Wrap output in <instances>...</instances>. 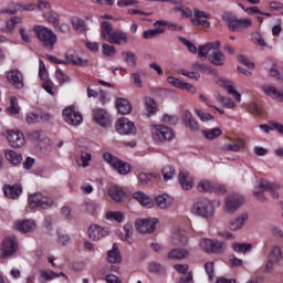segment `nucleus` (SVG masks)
Segmentation results:
<instances>
[{
  "instance_id": "21",
  "label": "nucleus",
  "mask_w": 283,
  "mask_h": 283,
  "mask_svg": "<svg viewBox=\"0 0 283 283\" xmlns=\"http://www.w3.org/2000/svg\"><path fill=\"white\" fill-rule=\"evenodd\" d=\"M14 228L21 233H32L36 229V223H34V220H22L17 221Z\"/></svg>"
},
{
  "instance_id": "38",
  "label": "nucleus",
  "mask_w": 283,
  "mask_h": 283,
  "mask_svg": "<svg viewBox=\"0 0 283 283\" xmlns=\"http://www.w3.org/2000/svg\"><path fill=\"white\" fill-rule=\"evenodd\" d=\"M122 56L128 67H136V53L132 51H124L122 52Z\"/></svg>"
},
{
  "instance_id": "14",
  "label": "nucleus",
  "mask_w": 283,
  "mask_h": 283,
  "mask_svg": "<svg viewBox=\"0 0 283 283\" xmlns=\"http://www.w3.org/2000/svg\"><path fill=\"white\" fill-rule=\"evenodd\" d=\"M88 238L93 241H98L101 238L109 235V229L101 226L93 224L88 228Z\"/></svg>"
},
{
  "instance_id": "28",
  "label": "nucleus",
  "mask_w": 283,
  "mask_h": 283,
  "mask_svg": "<svg viewBox=\"0 0 283 283\" xmlns=\"http://www.w3.org/2000/svg\"><path fill=\"white\" fill-rule=\"evenodd\" d=\"M220 84L222 85V87H224V90H227L228 94H231L233 98H235L238 103H240L242 95H240V93L234 90L232 82H230L229 80H220Z\"/></svg>"
},
{
  "instance_id": "55",
  "label": "nucleus",
  "mask_w": 283,
  "mask_h": 283,
  "mask_svg": "<svg viewBox=\"0 0 283 283\" xmlns=\"http://www.w3.org/2000/svg\"><path fill=\"white\" fill-rule=\"evenodd\" d=\"M38 9L48 14V12H50L52 9V4H50V2L46 0H38Z\"/></svg>"
},
{
  "instance_id": "1",
  "label": "nucleus",
  "mask_w": 283,
  "mask_h": 283,
  "mask_svg": "<svg viewBox=\"0 0 283 283\" xmlns=\"http://www.w3.org/2000/svg\"><path fill=\"white\" fill-rule=\"evenodd\" d=\"M33 32L40 43H42L43 48L46 50H54V45H56L59 36L52 29L38 24L33 27Z\"/></svg>"
},
{
  "instance_id": "44",
  "label": "nucleus",
  "mask_w": 283,
  "mask_h": 283,
  "mask_svg": "<svg viewBox=\"0 0 283 283\" xmlns=\"http://www.w3.org/2000/svg\"><path fill=\"white\" fill-rule=\"evenodd\" d=\"M112 34H114V28L112 27V23L107 21L102 22V36L108 40Z\"/></svg>"
},
{
  "instance_id": "24",
  "label": "nucleus",
  "mask_w": 283,
  "mask_h": 283,
  "mask_svg": "<svg viewBox=\"0 0 283 283\" xmlns=\"http://www.w3.org/2000/svg\"><path fill=\"white\" fill-rule=\"evenodd\" d=\"M115 107L119 114H132V103H129L127 98H117Z\"/></svg>"
},
{
  "instance_id": "6",
  "label": "nucleus",
  "mask_w": 283,
  "mask_h": 283,
  "mask_svg": "<svg viewBox=\"0 0 283 283\" xmlns=\"http://www.w3.org/2000/svg\"><path fill=\"white\" fill-rule=\"evenodd\" d=\"M62 118L64 123L67 125H72L73 127H78L83 123V115L78 113V111L74 109V107L69 106L62 111Z\"/></svg>"
},
{
  "instance_id": "20",
  "label": "nucleus",
  "mask_w": 283,
  "mask_h": 283,
  "mask_svg": "<svg viewBox=\"0 0 283 283\" xmlns=\"http://www.w3.org/2000/svg\"><path fill=\"white\" fill-rule=\"evenodd\" d=\"M249 220V213L242 212L239 217L232 219L228 227L230 231H240L244 224H247V221Z\"/></svg>"
},
{
  "instance_id": "50",
  "label": "nucleus",
  "mask_w": 283,
  "mask_h": 283,
  "mask_svg": "<svg viewBox=\"0 0 283 283\" xmlns=\"http://www.w3.org/2000/svg\"><path fill=\"white\" fill-rule=\"evenodd\" d=\"M21 23V18L20 17H12L9 21L6 23V28L9 32H14L17 25Z\"/></svg>"
},
{
  "instance_id": "27",
  "label": "nucleus",
  "mask_w": 283,
  "mask_h": 283,
  "mask_svg": "<svg viewBox=\"0 0 283 283\" xmlns=\"http://www.w3.org/2000/svg\"><path fill=\"white\" fill-rule=\"evenodd\" d=\"M4 156H6V159L14 167L23 163V156L12 149L4 150Z\"/></svg>"
},
{
  "instance_id": "57",
  "label": "nucleus",
  "mask_w": 283,
  "mask_h": 283,
  "mask_svg": "<svg viewBox=\"0 0 283 283\" xmlns=\"http://www.w3.org/2000/svg\"><path fill=\"white\" fill-rule=\"evenodd\" d=\"M200 247L206 253H211L212 247H213V240L211 239H203L200 242Z\"/></svg>"
},
{
  "instance_id": "30",
  "label": "nucleus",
  "mask_w": 283,
  "mask_h": 283,
  "mask_svg": "<svg viewBox=\"0 0 283 283\" xmlns=\"http://www.w3.org/2000/svg\"><path fill=\"white\" fill-rule=\"evenodd\" d=\"M221 149L222 151H242L244 149V140L235 139L233 144H226Z\"/></svg>"
},
{
  "instance_id": "51",
  "label": "nucleus",
  "mask_w": 283,
  "mask_h": 283,
  "mask_svg": "<svg viewBox=\"0 0 283 283\" xmlns=\"http://www.w3.org/2000/svg\"><path fill=\"white\" fill-rule=\"evenodd\" d=\"M192 70H198L199 72H209V74H216V71L211 67L207 66L206 64H202L200 62H195L191 64Z\"/></svg>"
},
{
  "instance_id": "19",
  "label": "nucleus",
  "mask_w": 283,
  "mask_h": 283,
  "mask_svg": "<svg viewBox=\"0 0 283 283\" xmlns=\"http://www.w3.org/2000/svg\"><path fill=\"white\" fill-rule=\"evenodd\" d=\"M211 207V203L207 199H202L198 201L193 209L197 216H200L201 218H209L211 210L209 209Z\"/></svg>"
},
{
  "instance_id": "9",
  "label": "nucleus",
  "mask_w": 283,
  "mask_h": 283,
  "mask_svg": "<svg viewBox=\"0 0 283 283\" xmlns=\"http://www.w3.org/2000/svg\"><path fill=\"white\" fill-rule=\"evenodd\" d=\"M7 140L10 147L13 149H19L25 145V135L20 130H8Z\"/></svg>"
},
{
  "instance_id": "52",
  "label": "nucleus",
  "mask_w": 283,
  "mask_h": 283,
  "mask_svg": "<svg viewBox=\"0 0 283 283\" xmlns=\"http://www.w3.org/2000/svg\"><path fill=\"white\" fill-rule=\"evenodd\" d=\"M224 249H227V245L224 244V242L212 241V250L210 253H216V254L224 253Z\"/></svg>"
},
{
  "instance_id": "11",
  "label": "nucleus",
  "mask_w": 283,
  "mask_h": 283,
  "mask_svg": "<svg viewBox=\"0 0 283 283\" xmlns=\"http://www.w3.org/2000/svg\"><path fill=\"white\" fill-rule=\"evenodd\" d=\"M116 132L124 136L136 134V126L129 118L123 117L116 122Z\"/></svg>"
},
{
  "instance_id": "25",
  "label": "nucleus",
  "mask_w": 283,
  "mask_h": 283,
  "mask_svg": "<svg viewBox=\"0 0 283 283\" xmlns=\"http://www.w3.org/2000/svg\"><path fill=\"white\" fill-rule=\"evenodd\" d=\"M107 262L109 264H120L123 262V255H120V250L116 243L113 245V249L107 252Z\"/></svg>"
},
{
  "instance_id": "23",
  "label": "nucleus",
  "mask_w": 283,
  "mask_h": 283,
  "mask_svg": "<svg viewBox=\"0 0 283 283\" xmlns=\"http://www.w3.org/2000/svg\"><path fill=\"white\" fill-rule=\"evenodd\" d=\"M133 198L137 200L138 203L142 205V207H148L151 209L154 207V199L149 197V195H146L143 191H137L133 195Z\"/></svg>"
},
{
  "instance_id": "7",
  "label": "nucleus",
  "mask_w": 283,
  "mask_h": 283,
  "mask_svg": "<svg viewBox=\"0 0 283 283\" xmlns=\"http://www.w3.org/2000/svg\"><path fill=\"white\" fill-rule=\"evenodd\" d=\"M198 191L201 193H227V187L220 184H213L207 179H202L199 181L197 186Z\"/></svg>"
},
{
  "instance_id": "37",
  "label": "nucleus",
  "mask_w": 283,
  "mask_h": 283,
  "mask_svg": "<svg viewBox=\"0 0 283 283\" xmlns=\"http://www.w3.org/2000/svg\"><path fill=\"white\" fill-rule=\"evenodd\" d=\"M258 189H262V191H277V189H280V184L259 180Z\"/></svg>"
},
{
  "instance_id": "26",
  "label": "nucleus",
  "mask_w": 283,
  "mask_h": 283,
  "mask_svg": "<svg viewBox=\"0 0 283 283\" xmlns=\"http://www.w3.org/2000/svg\"><path fill=\"white\" fill-rule=\"evenodd\" d=\"M155 200L159 209H171L174 205V198L169 195H159Z\"/></svg>"
},
{
  "instance_id": "45",
  "label": "nucleus",
  "mask_w": 283,
  "mask_h": 283,
  "mask_svg": "<svg viewBox=\"0 0 283 283\" xmlns=\"http://www.w3.org/2000/svg\"><path fill=\"white\" fill-rule=\"evenodd\" d=\"M253 249L251 243H234L233 250L235 253H247Z\"/></svg>"
},
{
  "instance_id": "13",
  "label": "nucleus",
  "mask_w": 283,
  "mask_h": 283,
  "mask_svg": "<svg viewBox=\"0 0 283 283\" xmlns=\"http://www.w3.org/2000/svg\"><path fill=\"white\" fill-rule=\"evenodd\" d=\"M7 78L15 90H23L24 82H23V73L21 71L13 69L7 74Z\"/></svg>"
},
{
  "instance_id": "17",
  "label": "nucleus",
  "mask_w": 283,
  "mask_h": 283,
  "mask_svg": "<svg viewBox=\"0 0 283 283\" xmlns=\"http://www.w3.org/2000/svg\"><path fill=\"white\" fill-rule=\"evenodd\" d=\"M3 193L9 200H19V196L23 193V187L19 184H14L13 186L6 185L3 187Z\"/></svg>"
},
{
  "instance_id": "42",
  "label": "nucleus",
  "mask_w": 283,
  "mask_h": 283,
  "mask_svg": "<svg viewBox=\"0 0 283 283\" xmlns=\"http://www.w3.org/2000/svg\"><path fill=\"white\" fill-rule=\"evenodd\" d=\"M71 23L73 25V30L76 32H85V21L78 17H73L71 19Z\"/></svg>"
},
{
  "instance_id": "8",
  "label": "nucleus",
  "mask_w": 283,
  "mask_h": 283,
  "mask_svg": "<svg viewBox=\"0 0 283 283\" xmlns=\"http://www.w3.org/2000/svg\"><path fill=\"white\" fill-rule=\"evenodd\" d=\"M244 205V198L240 195H230L226 198L224 211L226 213H235L240 207Z\"/></svg>"
},
{
  "instance_id": "22",
  "label": "nucleus",
  "mask_w": 283,
  "mask_h": 283,
  "mask_svg": "<svg viewBox=\"0 0 283 283\" xmlns=\"http://www.w3.org/2000/svg\"><path fill=\"white\" fill-rule=\"evenodd\" d=\"M182 120L186 127H189L190 132H200V124L193 118V115L189 111L184 112Z\"/></svg>"
},
{
  "instance_id": "40",
  "label": "nucleus",
  "mask_w": 283,
  "mask_h": 283,
  "mask_svg": "<svg viewBox=\"0 0 283 283\" xmlns=\"http://www.w3.org/2000/svg\"><path fill=\"white\" fill-rule=\"evenodd\" d=\"M282 249H280V247H274L272 248L270 255H269V260H272V262H275L276 264H279V262H282Z\"/></svg>"
},
{
  "instance_id": "59",
  "label": "nucleus",
  "mask_w": 283,
  "mask_h": 283,
  "mask_svg": "<svg viewBox=\"0 0 283 283\" xmlns=\"http://www.w3.org/2000/svg\"><path fill=\"white\" fill-rule=\"evenodd\" d=\"M82 167L86 169V167H90V163L92 161V155L90 153H82L81 158Z\"/></svg>"
},
{
  "instance_id": "31",
  "label": "nucleus",
  "mask_w": 283,
  "mask_h": 283,
  "mask_svg": "<svg viewBox=\"0 0 283 283\" xmlns=\"http://www.w3.org/2000/svg\"><path fill=\"white\" fill-rule=\"evenodd\" d=\"M65 59L67 63H71L72 65H77L78 67H85L87 65V61L81 59L76 53H67L65 55Z\"/></svg>"
},
{
  "instance_id": "33",
  "label": "nucleus",
  "mask_w": 283,
  "mask_h": 283,
  "mask_svg": "<svg viewBox=\"0 0 283 283\" xmlns=\"http://www.w3.org/2000/svg\"><path fill=\"white\" fill-rule=\"evenodd\" d=\"M262 90L268 96H271L272 98H276L282 103L283 93L280 92L275 86L265 85L262 87Z\"/></svg>"
},
{
  "instance_id": "2",
  "label": "nucleus",
  "mask_w": 283,
  "mask_h": 283,
  "mask_svg": "<svg viewBox=\"0 0 283 283\" xmlns=\"http://www.w3.org/2000/svg\"><path fill=\"white\" fill-rule=\"evenodd\" d=\"M30 209H52L54 200L43 192H34L28 198Z\"/></svg>"
},
{
  "instance_id": "61",
  "label": "nucleus",
  "mask_w": 283,
  "mask_h": 283,
  "mask_svg": "<svg viewBox=\"0 0 283 283\" xmlns=\"http://www.w3.org/2000/svg\"><path fill=\"white\" fill-rule=\"evenodd\" d=\"M25 122L29 125H32L34 123H41V119H40L39 115H36L35 113H28L25 116Z\"/></svg>"
},
{
  "instance_id": "43",
  "label": "nucleus",
  "mask_w": 283,
  "mask_h": 283,
  "mask_svg": "<svg viewBox=\"0 0 283 283\" xmlns=\"http://www.w3.org/2000/svg\"><path fill=\"white\" fill-rule=\"evenodd\" d=\"M106 220H114L115 222H123L125 220V213L120 211L106 212Z\"/></svg>"
},
{
  "instance_id": "62",
  "label": "nucleus",
  "mask_w": 283,
  "mask_h": 283,
  "mask_svg": "<svg viewBox=\"0 0 283 283\" xmlns=\"http://www.w3.org/2000/svg\"><path fill=\"white\" fill-rule=\"evenodd\" d=\"M39 76L42 81H48V69H45V64L43 63V61H40Z\"/></svg>"
},
{
  "instance_id": "32",
  "label": "nucleus",
  "mask_w": 283,
  "mask_h": 283,
  "mask_svg": "<svg viewBox=\"0 0 283 283\" xmlns=\"http://www.w3.org/2000/svg\"><path fill=\"white\" fill-rule=\"evenodd\" d=\"M108 195L113 200H115V202H122L125 196V191H123L122 188L118 186H112L108 189Z\"/></svg>"
},
{
  "instance_id": "47",
  "label": "nucleus",
  "mask_w": 283,
  "mask_h": 283,
  "mask_svg": "<svg viewBox=\"0 0 283 283\" xmlns=\"http://www.w3.org/2000/svg\"><path fill=\"white\" fill-rule=\"evenodd\" d=\"M44 19H46L49 23H52L54 28H59V23H60L59 13L54 11H49L48 13L44 14Z\"/></svg>"
},
{
  "instance_id": "36",
  "label": "nucleus",
  "mask_w": 283,
  "mask_h": 283,
  "mask_svg": "<svg viewBox=\"0 0 283 283\" xmlns=\"http://www.w3.org/2000/svg\"><path fill=\"white\" fill-rule=\"evenodd\" d=\"M179 184L185 191H189L193 187V181L185 172L179 174Z\"/></svg>"
},
{
  "instance_id": "63",
  "label": "nucleus",
  "mask_w": 283,
  "mask_h": 283,
  "mask_svg": "<svg viewBox=\"0 0 283 283\" xmlns=\"http://www.w3.org/2000/svg\"><path fill=\"white\" fill-rule=\"evenodd\" d=\"M161 122L166 123L167 125H176L178 123V117L166 114L161 117Z\"/></svg>"
},
{
  "instance_id": "18",
  "label": "nucleus",
  "mask_w": 283,
  "mask_h": 283,
  "mask_svg": "<svg viewBox=\"0 0 283 283\" xmlns=\"http://www.w3.org/2000/svg\"><path fill=\"white\" fill-rule=\"evenodd\" d=\"M213 50H220V41L210 42L199 46L198 59H201V61H206L207 56H209V52H213Z\"/></svg>"
},
{
  "instance_id": "58",
  "label": "nucleus",
  "mask_w": 283,
  "mask_h": 283,
  "mask_svg": "<svg viewBox=\"0 0 283 283\" xmlns=\"http://www.w3.org/2000/svg\"><path fill=\"white\" fill-rule=\"evenodd\" d=\"M195 113L197 114V116L200 118V120H202V123H207V120H213V117L211 114L209 113H205L199 108L195 109Z\"/></svg>"
},
{
  "instance_id": "12",
  "label": "nucleus",
  "mask_w": 283,
  "mask_h": 283,
  "mask_svg": "<svg viewBox=\"0 0 283 283\" xmlns=\"http://www.w3.org/2000/svg\"><path fill=\"white\" fill-rule=\"evenodd\" d=\"M93 118L95 123L99 125V127H109V125H112V116H109V113H107L105 109H93Z\"/></svg>"
},
{
  "instance_id": "15",
  "label": "nucleus",
  "mask_w": 283,
  "mask_h": 283,
  "mask_svg": "<svg viewBox=\"0 0 283 283\" xmlns=\"http://www.w3.org/2000/svg\"><path fill=\"white\" fill-rule=\"evenodd\" d=\"M108 43L112 45H123L129 43V35L125 31L122 30H115L108 36Z\"/></svg>"
},
{
  "instance_id": "41",
  "label": "nucleus",
  "mask_w": 283,
  "mask_h": 283,
  "mask_svg": "<svg viewBox=\"0 0 283 283\" xmlns=\"http://www.w3.org/2000/svg\"><path fill=\"white\" fill-rule=\"evenodd\" d=\"M202 134L207 140H213V138H220V135L222 134V129L220 128H212V129H206L202 130Z\"/></svg>"
},
{
  "instance_id": "60",
  "label": "nucleus",
  "mask_w": 283,
  "mask_h": 283,
  "mask_svg": "<svg viewBox=\"0 0 283 283\" xmlns=\"http://www.w3.org/2000/svg\"><path fill=\"white\" fill-rule=\"evenodd\" d=\"M19 34L24 43H32V36H30V33L23 27L19 28Z\"/></svg>"
},
{
  "instance_id": "16",
  "label": "nucleus",
  "mask_w": 283,
  "mask_h": 283,
  "mask_svg": "<svg viewBox=\"0 0 283 283\" xmlns=\"http://www.w3.org/2000/svg\"><path fill=\"white\" fill-rule=\"evenodd\" d=\"M193 25H202V28H210L211 23H209V15L205 11H200L199 9L193 10V19L191 20Z\"/></svg>"
},
{
  "instance_id": "56",
  "label": "nucleus",
  "mask_w": 283,
  "mask_h": 283,
  "mask_svg": "<svg viewBox=\"0 0 283 283\" xmlns=\"http://www.w3.org/2000/svg\"><path fill=\"white\" fill-rule=\"evenodd\" d=\"M102 52L104 56H114L116 54V48L109 44H103Z\"/></svg>"
},
{
  "instance_id": "49",
  "label": "nucleus",
  "mask_w": 283,
  "mask_h": 283,
  "mask_svg": "<svg viewBox=\"0 0 283 283\" xmlns=\"http://www.w3.org/2000/svg\"><path fill=\"white\" fill-rule=\"evenodd\" d=\"M163 176H164L165 182H167V180H171V178H174V176H176V168H174L172 166L164 167Z\"/></svg>"
},
{
  "instance_id": "35",
  "label": "nucleus",
  "mask_w": 283,
  "mask_h": 283,
  "mask_svg": "<svg viewBox=\"0 0 283 283\" xmlns=\"http://www.w3.org/2000/svg\"><path fill=\"white\" fill-rule=\"evenodd\" d=\"M144 105L146 107V116H154L156 114V101L151 97L144 98Z\"/></svg>"
},
{
  "instance_id": "34",
  "label": "nucleus",
  "mask_w": 283,
  "mask_h": 283,
  "mask_svg": "<svg viewBox=\"0 0 283 283\" xmlns=\"http://www.w3.org/2000/svg\"><path fill=\"white\" fill-rule=\"evenodd\" d=\"M189 256V251L186 249H174L168 253L169 260H185V258Z\"/></svg>"
},
{
  "instance_id": "29",
  "label": "nucleus",
  "mask_w": 283,
  "mask_h": 283,
  "mask_svg": "<svg viewBox=\"0 0 283 283\" xmlns=\"http://www.w3.org/2000/svg\"><path fill=\"white\" fill-rule=\"evenodd\" d=\"M208 61H210L212 65H224V54H222V52H219V50H213L210 52Z\"/></svg>"
},
{
  "instance_id": "4",
  "label": "nucleus",
  "mask_w": 283,
  "mask_h": 283,
  "mask_svg": "<svg viewBox=\"0 0 283 283\" xmlns=\"http://www.w3.org/2000/svg\"><path fill=\"white\" fill-rule=\"evenodd\" d=\"M103 158L105 163L111 165V167H113V169H115L116 172L120 174V176H127V174L132 171V166H129V164L118 159V157L109 153H105L103 155Z\"/></svg>"
},
{
  "instance_id": "3",
  "label": "nucleus",
  "mask_w": 283,
  "mask_h": 283,
  "mask_svg": "<svg viewBox=\"0 0 283 283\" xmlns=\"http://www.w3.org/2000/svg\"><path fill=\"white\" fill-rule=\"evenodd\" d=\"M151 134L154 140L157 143H169V140L176 138V133L169 126L165 125H154Z\"/></svg>"
},
{
  "instance_id": "10",
  "label": "nucleus",
  "mask_w": 283,
  "mask_h": 283,
  "mask_svg": "<svg viewBox=\"0 0 283 283\" xmlns=\"http://www.w3.org/2000/svg\"><path fill=\"white\" fill-rule=\"evenodd\" d=\"M156 224H158V219H138L135 222V229L139 233H151L156 229Z\"/></svg>"
},
{
  "instance_id": "54",
  "label": "nucleus",
  "mask_w": 283,
  "mask_h": 283,
  "mask_svg": "<svg viewBox=\"0 0 283 283\" xmlns=\"http://www.w3.org/2000/svg\"><path fill=\"white\" fill-rule=\"evenodd\" d=\"M55 77L57 78L59 83L63 85V83H70V76H67L61 69L56 70Z\"/></svg>"
},
{
  "instance_id": "48",
  "label": "nucleus",
  "mask_w": 283,
  "mask_h": 283,
  "mask_svg": "<svg viewBox=\"0 0 283 283\" xmlns=\"http://www.w3.org/2000/svg\"><path fill=\"white\" fill-rule=\"evenodd\" d=\"M165 32V29H150L146 30L143 33L144 39H156V36H159V34H163Z\"/></svg>"
},
{
  "instance_id": "46",
  "label": "nucleus",
  "mask_w": 283,
  "mask_h": 283,
  "mask_svg": "<svg viewBox=\"0 0 283 283\" xmlns=\"http://www.w3.org/2000/svg\"><path fill=\"white\" fill-rule=\"evenodd\" d=\"M10 103L11 105L7 108L8 112L13 115L19 114V112H21V107H19V99L17 98V96H11Z\"/></svg>"
},
{
  "instance_id": "39",
  "label": "nucleus",
  "mask_w": 283,
  "mask_h": 283,
  "mask_svg": "<svg viewBox=\"0 0 283 283\" xmlns=\"http://www.w3.org/2000/svg\"><path fill=\"white\" fill-rule=\"evenodd\" d=\"M216 98L227 109H233L235 107V103L231 98L226 97V96L221 95L220 93L217 94Z\"/></svg>"
},
{
  "instance_id": "5",
  "label": "nucleus",
  "mask_w": 283,
  "mask_h": 283,
  "mask_svg": "<svg viewBox=\"0 0 283 283\" xmlns=\"http://www.w3.org/2000/svg\"><path fill=\"white\" fill-rule=\"evenodd\" d=\"M0 251L3 259L12 258V255L19 251V241H17V237L10 235L4 238Z\"/></svg>"
},
{
  "instance_id": "64",
  "label": "nucleus",
  "mask_w": 283,
  "mask_h": 283,
  "mask_svg": "<svg viewBox=\"0 0 283 283\" xmlns=\"http://www.w3.org/2000/svg\"><path fill=\"white\" fill-rule=\"evenodd\" d=\"M178 283H193V274L191 273L182 274Z\"/></svg>"
},
{
  "instance_id": "53",
  "label": "nucleus",
  "mask_w": 283,
  "mask_h": 283,
  "mask_svg": "<svg viewBox=\"0 0 283 283\" xmlns=\"http://www.w3.org/2000/svg\"><path fill=\"white\" fill-rule=\"evenodd\" d=\"M179 41L181 43H184V45H186V48H188V50H189V52H191V54H198V48H196L193 45V43H191V41L185 39L184 36H180Z\"/></svg>"
}]
</instances>
